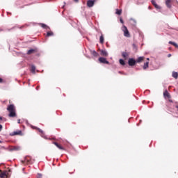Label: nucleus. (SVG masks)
I'll return each mask as SVG.
<instances>
[{"label": "nucleus", "mask_w": 178, "mask_h": 178, "mask_svg": "<svg viewBox=\"0 0 178 178\" xmlns=\"http://www.w3.org/2000/svg\"><path fill=\"white\" fill-rule=\"evenodd\" d=\"M7 111L9 112V118H16V107L14 104H10L7 106Z\"/></svg>", "instance_id": "f257e3e1"}, {"label": "nucleus", "mask_w": 178, "mask_h": 178, "mask_svg": "<svg viewBox=\"0 0 178 178\" xmlns=\"http://www.w3.org/2000/svg\"><path fill=\"white\" fill-rule=\"evenodd\" d=\"M123 32L124 37H127V38H130V33L129 32V30L127 29V27L126 26H123Z\"/></svg>", "instance_id": "f03ea898"}, {"label": "nucleus", "mask_w": 178, "mask_h": 178, "mask_svg": "<svg viewBox=\"0 0 178 178\" xmlns=\"http://www.w3.org/2000/svg\"><path fill=\"white\" fill-rule=\"evenodd\" d=\"M95 2H97V0H88L86 5H87L88 8H92V6H94Z\"/></svg>", "instance_id": "7ed1b4c3"}, {"label": "nucleus", "mask_w": 178, "mask_h": 178, "mask_svg": "<svg viewBox=\"0 0 178 178\" xmlns=\"http://www.w3.org/2000/svg\"><path fill=\"white\" fill-rule=\"evenodd\" d=\"M99 62H100V63H104L105 65H109V61L106 60V58L104 57L99 58Z\"/></svg>", "instance_id": "20e7f679"}, {"label": "nucleus", "mask_w": 178, "mask_h": 178, "mask_svg": "<svg viewBox=\"0 0 178 178\" xmlns=\"http://www.w3.org/2000/svg\"><path fill=\"white\" fill-rule=\"evenodd\" d=\"M53 144L58 148V149H61V151H66V149L63 147L60 144L58 143L57 142H53Z\"/></svg>", "instance_id": "39448f33"}, {"label": "nucleus", "mask_w": 178, "mask_h": 178, "mask_svg": "<svg viewBox=\"0 0 178 178\" xmlns=\"http://www.w3.org/2000/svg\"><path fill=\"white\" fill-rule=\"evenodd\" d=\"M136 63H137L136 60H134V58H129V61H128V65L129 66H134V65H136Z\"/></svg>", "instance_id": "423d86ee"}, {"label": "nucleus", "mask_w": 178, "mask_h": 178, "mask_svg": "<svg viewBox=\"0 0 178 178\" xmlns=\"http://www.w3.org/2000/svg\"><path fill=\"white\" fill-rule=\"evenodd\" d=\"M32 129H33L34 130H38V131H39V133H40V136L42 137H44V136H45V134H44V131H42L41 129H40L37 127H32Z\"/></svg>", "instance_id": "0eeeda50"}, {"label": "nucleus", "mask_w": 178, "mask_h": 178, "mask_svg": "<svg viewBox=\"0 0 178 178\" xmlns=\"http://www.w3.org/2000/svg\"><path fill=\"white\" fill-rule=\"evenodd\" d=\"M10 136H23L22 131H15L10 134Z\"/></svg>", "instance_id": "6e6552de"}, {"label": "nucleus", "mask_w": 178, "mask_h": 178, "mask_svg": "<svg viewBox=\"0 0 178 178\" xmlns=\"http://www.w3.org/2000/svg\"><path fill=\"white\" fill-rule=\"evenodd\" d=\"M36 52H38L37 49H31L27 51V55H31L32 54H35Z\"/></svg>", "instance_id": "1a4fd4ad"}, {"label": "nucleus", "mask_w": 178, "mask_h": 178, "mask_svg": "<svg viewBox=\"0 0 178 178\" xmlns=\"http://www.w3.org/2000/svg\"><path fill=\"white\" fill-rule=\"evenodd\" d=\"M147 60L145 63H144V65L143 67V70H145L147 69H148L149 67V58H147Z\"/></svg>", "instance_id": "9d476101"}, {"label": "nucleus", "mask_w": 178, "mask_h": 178, "mask_svg": "<svg viewBox=\"0 0 178 178\" xmlns=\"http://www.w3.org/2000/svg\"><path fill=\"white\" fill-rule=\"evenodd\" d=\"M0 172H1V174H0L1 178H5L8 175V172H6V171L2 172V170H0Z\"/></svg>", "instance_id": "9b49d317"}, {"label": "nucleus", "mask_w": 178, "mask_h": 178, "mask_svg": "<svg viewBox=\"0 0 178 178\" xmlns=\"http://www.w3.org/2000/svg\"><path fill=\"white\" fill-rule=\"evenodd\" d=\"M163 96L164 98H168V99H170V94L169 93V92H168V90H165V92H163Z\"/></svg>", "instance_id": "f8f14e48"}, {"label": "nucleus", "mask_w": 178, "mask_h": 178, "mask_svg": "<svg viewBox=\"0 0 178 178\" xmlns=\"http://www.w3.org/2000/svg\"><path fill=\"white\" fill-rule=\"evenodd\" d=\"M122 56L126 60H127V58H129V54L126 51H124L122 53Z\"/></svg>", "instance_id": "ddd939ff"}, {"label": "nucleus", "mask_w": 178, "mask_h": 178, "mask_svg": "<svg viewBox=\"0 0 178 178\" xmlns=\"http://www.w3.org/2000/svg\"><path fill=\"white\" fill-rule=\"evenodd\" d=\"M144 59H145L144 56L139 57L138 59H136V63H141V62H144Z\"/></svg>", "instance_id": "4468645a"}, {"label": "nucleus", "mask_w": 178, "mask_h": 178, "mask_svg": "<svg viewBox=\"0 0 178 178\" xmlns=\"http://www.w3.org/2000/svg\"><path fill=\"white\" fill-rule=\"evenodd\" d=\"M172 0H166L165 1V5L167 7H168L169 8H172Z\"/></svg>", "instance_id": "2eb2a0df"}, {"label": "nucleus", "mask_w": 178, "mask_h": 178, "mask_svg": "<svg viewBox=\"0 0 178 178\" xmlns=\"http://www.w3.org/2000/svg\"><path fill=\"white\" fill-rule=\"evenodd\" d=\"M104 35L102 34V32H101V36L99 38V42L100 44H104Z\"/></svg>", "instance_id": "dca6fc26"}, {"label": "nucleus", "mask_w": 178, "mask_h": 178, "mask_svg": "<svg viewBox=\"0 0 178 178\" xmlns=\"http://www.w3.org/2000/svg\"><path fill=\"white\" fill-rule=\"evenodd\" d=\"M152 3L153 6H154V8H156V9H161V7H159V6L156 4V2H155L154 0H152Z\"/></svg>", "instance_id": "f3484780"}, {"label": "nucleus", "mask_w": 178, "mask_h": 178, "mask_svg": "<svg viewBox=\"0 0 178 178\" xmlns=\"http://www.w3.org/2000/svg\"><path fill=\"white\" fill-rule=\"evenodd\" d=\"M102 56H108V52L106 50H101Z\"/></svg>", "instance_id": "a211bd4d"}, {"label": "nucleus", "mask_w": 178, "mask_h": 178, "mask_svg": "<svg viewBox=\"0 0 178 178\" xmlns=\"http://www.w3.org/2000/svg\"><path fill=\"white\" fill-rule=\"evenodd\" d=\"M40 25L41 27H42V29H44L45 30H49V26H47L45 24H40Z\"/></svg>", "instance_id": "6ab92c4d"}, {"label": "nucleus", "mask_w": 178, "mask_h": 178, "mask_svg": "<svg viewBox=\"0 0 178 178\" xmlns=\"http://www.w3.org/2000/svg\"><path fill=\"white\" fill-rule=\"evenodd\" d=\"M53 35H54V32L50 31L47 33L46 37H53Z\"/></svg>", "instance_id": "aec40b11"}, {"label": "nucleus", "mask_w": 178, "mask_h": 178, "mask_svg": "<svg viewBox=\"0 0 178 178\" xmlns=\"http://www.w3.org/2000/svg\"><path fill=\"white\" fill-rule=\"evenodd\" d=\"M169 44H170L171 45H173L174 47H175V48H177L178 49V44L176 42L170 41Z\"/></svg>", "instance_id": "412c9836"}, {"label": "nucleus", "mask_w": 178, "mask_h": 178, "mask_svg": "<svg viewBox=\"0 0 178 178\" xmlns=\"http://www.w3.org/2000/svg\"><path fill=\"white\" fill-rule=\"evenodd\" d=\"M120 65H122V66H124V65H126V63L124 62V60L123 59H120L119 60Z\"/></svg>", "instance_id": "4be33fe9"}, {"label": "nucleus", "mask_w": 178, "mask_h": 178, "mask_svg": "<svg viewBox=\"0 0 178 178\" xmlns=\"http://www.w3.org/2000/svg\"><path fill=\"white\" fill-rule=\"evenodd\" d=\"M31 72L32 73H35V66L31 65Z\"/></svg>", "instance_id": "5701e85b"}, {"label": "nucleus", "mask_w": 178, "mask_h": 178, "mask_svg": "<svg viewBox=\"0 0 178 178\" xmlns=\"http://www.w3.org/2000/svg\"><path fill=\"white\" fill-rule=\"evenodd\" d=\"M172 77H174V79H177L178 78V73L177 72H172Z\"/></svg>", "instance_id": "b1692460"}, {"label": "nucleus", "mask_w": 178, "mask_h": 178, "mask_svg": "<svg viewBox=\"0 0 178 178\" xmlns=\"http://www.w3.org/2000/svg\"><path fill=\"white\" fill-rule=\"evenodd\" d=\"M115 13L116 15H122V10L117 9Z\"/></svg>", "instance_id": "393cba45"}, {"label": "nucleus", "mask_w": 178, "mask_h": 178, "mask_svg": "<svg viewBox=\"0 0 178 178\" xmlns=\"http://www.w3.org/2000/svg\"><path fill=\"white\" fill-rule=\"evenodd\" d=\"M92 55H93V56H98V53H97V51H92Z\"/></svg>", "instance_id": "a878e982"}, {"label": "nucleus", "mask_w": 178, "mask_h": 178, "mask_svg": "<svg viewBox=\"0 0 178 178\" xmlns=\"http://www.w3.org/2000/svg\"><path fill=\"white\" fill-rule=\"evenodd\" d=\"M3 127H2V124H0V131H2V129H3Z\"/></svg>", "instance_id": "bb28decb"}, {"label": "nucleus", "mask_w": 178, "mask_h": 178, "mask_svg": "<svg viewBox=\"0 0 178 178\" xmlns=\"http://www.w3.org/2000/svg\"><path fill=\"white\" fill-rule=\"evenodd\" d=\"M49 140H54L55 141H56V138H49Z\"/></svg>", "instance_id": "cd10ccee"}, {"label": "nucleus", "mask_w": 178, "mask_h": 178, "mask_svg": "<svg viewBox=\"0 0 178 178\" xmlns=\"http://www.w3.org/2000/svg\"><path fill=\"white\" fill-rule=\"evenodd\" d=\"M0 83H3V79H2V78H0Z\"/></svg>", "instance_id": "c85d7f7f"}, {"label": "nucleus", "mask_w": 178, "mask_h": 178, "mask_svg": "<svg viewBox=\"0 0 178 178\" xmlns=\"http://www.w3.org/2000/svg\"><path fill=\"white\" fill-rule=\"evenodd\" d=\"M172 56V54H168V58H170Z\"/></svg>", "instance_id": "c756f323"}, {"label": "nucleus", "mask_w": 178, "mask_h": 178, "mask_svg": "<svg viewBox=\"0 0 178 178\" xmlns=\"http://www.w3.org/2000/svg\"><path fill=\"white\" fill-rule=\"evenodd\" d=\"M120 22H121V23H123V19H120Z\"/></svg>", "instance_id": "7c9ffc66"}, {"label": "nucleus", "mask_w": 178, "mask_h": 178, "mask_svg": "<svg viewBox=\"0 0 178 178\" xmlns=\"http://www.w3.org/2000/svg\"><path fill=\"white\" fill-rule=\"evenodd\" d=\"M169 102H173V101H172V99H169Z\"/></svg>", "instance_id": "2f4dec72"}, {"label": "nucleus", "mask_w": 178, "mask_h": 178, "mask_svg": "<svg viewBox=\"0 0 178 178\" xmlns=\"http://www.w3.org/2000/svg\"><path fill=\"white\" fill-rule=\"evenodd\" d=\"M17 123H19V124L20 123V120H17Z\"/></svg>", "instance_id": "473e14b6"}, {"label": "nucleus", "mask_w": 178, "mask_h": 178, "mask_svg": "<svg viewBox=\"0 0 178 178\" xmlns=\"http://www.w3.org/2000/svg\"><path fill=\"white\" fill-rule=\"evenodd\" d=\"M74 2H79V0H74Z\"/></svg>", "instance_id": "72a5a7b5"}, {"label": "nucleus", "mask_w": 178, "mask_h": 178, "mask_svg": "<svg viewBox=\"0 0 178 178\" xmlns=\"http://www.w3.org/2000/svg\"><path fill=\"white\" fill-rule=\"evenodd\" d=\"M0 120H2V117H0Z\"/></svg>", "instance_id": "f704fd0d"}, {"label": "nucleus", "mask_w": 178, "mask_h": 178, "mask_svg": "<svg viewBox=\"0 0 178 178\" xmlns=\"http://www.w3.org/2000/svg\"><path fill=\"white\" fill-rule=\"evenodd\" d=\"M149 9H151V6H149Z\"/></svg>", "instance_id": "c9c22d12"}, {"label": "nucleus", "mask_w": 178, "mask_h": 178, "mask_svg": "<svg viewBox=\"0 0 178 178\" xmlns=\"http://www.w3.org/2000/svg\"><path fill=\"white\" fill-rule=\"evenodd\" d=\"M2 143L1 140H0V143Z\"/></svg>", "instance_id": "e433bc0d"}]
</instances>
